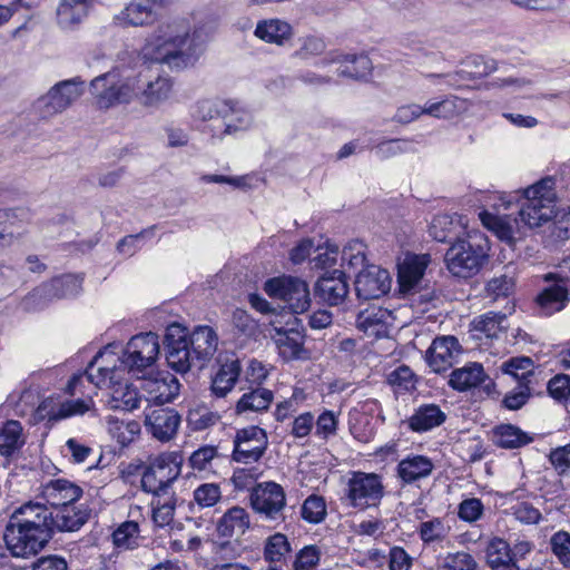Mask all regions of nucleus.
Instances as JSON below:
<instances>
[{"instance_id":"54","label":"nucleus","mask_w":570,"mask_h":570,"mask_svg":"<svg viewBox=\"0 0 570 570\" xmlns=\"http://www.w3.org/2000/svg\"><path fill=\"white\" fill-rule=\"evenodd\" d=\"M291 551L289 542L283 533L271 535L265 544L264 556L269 562H279Z\"/></svg>"},{"instance_id":"10","label":"nucleus","mask_w":570,"mask_h":570,"mask_svg":"<svg viewBox=\"0 0 570 570\" xmlns=\"http://www.w3.org/2000/svg\"><path fill=\"white\" fill-rule=\"evenodd\" d=\"M83 94L80 78L62 80L52 86L35 102V109L42 118H50L67 110Z\"/></svg>"},{"instance_id":"9","label":"nucleus","mask_w":570,"mask_h":570,"mask_svg":"<svg viewBox=\"0 0 570 570\" xmlns=\"http://www.w3.org/2000/svg\"><path fill=\"white\" fill-rule=\"evenodd\" d=\"M265 293L272 298L285 302L294 314H301L311 306L307 283L295 276L283 275L269 278L264 284Z\"/></svg>"},{"instance_id":"44","label":"nucleus","mask_w":570,"mask_h":570,"mask_svg":"<svg viewBox=\"0 0 570 570\" xmlns=\"http://www.w3.org/2000/svg\"><path fill=\"white\" fill-rule=\"evenodd\" d=\"M273 401V393L267 389L257 387L245 393L236 404L237 413L264 411Z\"/></svg>"},{"instance_id":"36","label":"nucleus","mask_w":570,"mask_h":570,"mask_svg":"<svg viewBox=\"0 0 570 570\" xmlns=\"http://www.w3.org/2000/svg\"><path fill=\"white\" fill-rule=\"evenodd\" d=\"M445 413L435 404H424L415 410L409 419V426L415 432H425L441 425L445 421Z\"/></svg>"},{"instance_id":"53","label":"nucleus","mask_w":570,"mask_h":570,"mask_svg":"<svg viewBox=\"0 0 570 570\" xmlns=\"http://www.w3.org/2000/svg\"><path fill=\"white\" fill-rule=\"evenodd\" d=\"M478 562L465 551L448 553L438 564L436 570H476Z\"/></svg>"},{"instance_id":"17","label":"nucleus","mask_w":570,"mask_h":570,"mask_svg":"<svg viewBox=\"0 0 570 570\" xmlns=\"http://www.w3.org/2000/svg\"><path fill=\"white\" fill-rule=\"evenodd\" d=\"M95 402L91 396L73 399L56 403L52 399L43 400L38 409L37 415L40 420L56 423L72 416L83 415L87 412H95Z\"/></svg>"},{"instance_id":"45","label":"nucleus","mask_w":570,"mask_h":570,"mask_svg":"<svg viewBox=\"0 0 570 570\" xmlns=\"http://www.w3.org/2000/svg\"><path fill=\"white\" fill-rule=\"evenodd\" d=\"M538 304L546 314L561 311L568 302V289L564 285L557 284L546 288L538 296Z\"/></svg>"},{"instance_id":"3","label":"nucleus","mask_w":570,"mask_h":570,"mask_svg":"<svg viewBox=\"0 0 570 570\" xmlns=\"http://www.w3.org/2000/svg\"><path fill=\"white\" fill-rule=\"evenodd\" d=\"M488 240L482 234H469L449 247L444 262L453 276L469 278L480 272L488 259Z\"/></svg>"},{"instance_id":"25","label":"nucleus","mask_w":570,"mask_h":570,"mask_svg":"<svg viewBox=\"0 0 570 570\" xmlns=\"http://www.w3.org/2000/svg\"><path fill=\"white\" fill-rule=\"evenodd\" d=\"M40 495L56 510L66 504L76 503L82 495V490L66 479H56L41 487Z\"/></svg>"},{"instance_id":"30","label":"nucleus","mask_w":570,"mask_h":570,"mask_svg":"<svg viewBox=\"0 0 570 570\" xmlns=\"http://www.w3.org/2000/svg\"><path fill=\"white\" fill-rule=\"evenodd\" d=\"M433 462L424 455H411L397 464V475L405 483L428 478L433 471Z\"/></svg>"},{"instance_id":"13","label":"nucleus","mask_w":570,"mask_h":570,"mask_svg":"<svg viewBox=\"0 0 570 570\" xmlns=\"http://www.w3.org/2000/svg\"><path fill=\"white\" fill-rule=\"evenodd\" d=\"M384 495L381 478L374 473L353 472L347 482L346 498L353 508L376 507Z\"/></svg>"},{"instance_id":"11","label":"nucleus","mask_w":570,"mask_h":570,"mask_svg":"<svg viewBox=\"0 0 570 570\" xmlns=\"http://www.w3.org/2000/svg\"><path fill=\"white\" fill-rule=\"evenodd\" d=\"M159 351V338L155 333L136 335L127 343L119 366L138 375L156 363Z\"/></svg>"},{"instance_id":"51","label":"nucleus","mask_w":570,"mask_h":570,"mask_svg":"<svg viewBox=\"0 0 570 570\" xmlns=\"http://www.w3.org/2000/svg\"><path fill=\"white\" fill-rule=\"evenodd\" d=\"M112 540L119 549H134L139 541V527L135 521H126L121 523L112 533Z\"/></svg>"},{"instance_id":"63","label":"nucleus","mask_w":570,"mask_h":570,"mask_svg":"<svg viewBox=\"0 0 570 570\" xmlns=\"http://www.w3.org/2000/svg\"><path fill=\"white\" fill-rule=\"evenodd\" d=\"M483 503L480 499H465L459 504V518L466 522L478 521L483 514Z\"/></svg>"},{"instance_id":"31","label":"nucleus","mask_w":570,"mask_h":570,"mask_svg":"<svg viewBox=\"0 0 570 570\" xmlns=\"http://www.w3.org/2000/svg\"><path fill=\"white\" fill-rule=\"evenodd\" d=\"M56 14L62 29H73L87 17L88 0H60Z\"/></svg>"},{"instance_id":"64","label":"nucleus","mask_w":570,"mask_h":570,"mask_svg":"<svg viewBox=\"0 0 570 570\" xmlns=\"http://www.w3.org/2000/svg\"><path fill=\"white\" fill-rule=\"evenodd\" d=\"M320 550L314 546L303 548L296 556L294 570H314L320 562Z\"/></svg>"},{"instance_id":"33","label":"nucleus","mask_w":570,"mask_h":570,"mask_svg":"<svg viewBox=\"0 0 570 570\" xmlns=\"http://www.w3.org/2000/svg\"><path fill=\"white\" fill-rule=\"evenodd\" d=\"M255 36L268 43L278 46L292 38L293 30L289 23L281 19H266L257 23Z\"/></svg>"},{"instance_id":"23","label":"nucleus","mask_w":570,"mask_h":570,"mask_svg":"<svg viewBox=\"0 0 570 570\" xmlns=\"http://www.w3.org/2000/svg\"><path fill=\"white\" fill-rule=\"evenodd\" d=\"M140 389L146 393L148 401L165 404L174 401L178 396L180 384L177 377L166 372L144 377Z\"/></svg>"},{"instance_id":"20","label":"nucleus","mask_w":570,"mask_h":570,"mask_svg":"<svg viewBox=\"0 0 570 570\" xmlns=\"http://www.w3.org/2000/svg\"><path fill=\"white\" fill-rule=\"evenodd\" d=\"M462 354V346L452 335L435 337L426 351V362L435 373L445 372L452 367Z\"/></svg>"},{"instance_id":"32","label":"nucleus","mask_w":570,"mask_h":570,"mask_svg":"<svg viewBox=\"0 0 570 570\" xmlns=\"http://www.w3.org/2000/svg\"><path fill=\"white\" fill-rule=\"evenodd\" d=\"M504 321V314L493 312H489L479 317H475L471 322L472 337L476 341H480L481 344H483V341L488 342L497 337L498 334L503 330Z\"/></svg>"},{"instance_id":"62","label":"nucleus","mask_w":570,"mask_h":570,"mask_svg":"<svg viewBox=\"0 0 570 570\" xmlns=\"http://www.w3.org/2000/svg\"><path fill=\"white\" fill-rule=\"evenodd\" d=\"M342 261L353 268L364 266L365 245L358 240L348 243L342 252Z\"/></svg>"},{"instance_id":"19","label":"nucleus","mask_w":570,"mask_h":570,"mask_svg":"<svg viewBox=\"0 0 570 570\" xmlns=\"http://www.w3.org/2000/svg\"><path fill=\"white\" fill-rule=\"evenodd\" d=\"M82 278L76 275H65L53 278L49 283L42 284L36 288L26 299V305L30 307L37 301L50 302L56 298H67L81 292Z\"/></svg>"},{"instance_id":"40","label":"nucleus","mask_w":570,"mask_h":570,"mask_svg":"<svg viewBox=\"0 0 570 570\" xmlns=\"http://www.w3.org/2000/svg\"><path fill=\"white\" fill-rule=\"evenodd\" d=\"M331 61L338 62V73L351 78H363L372 70V61L365 55H337Z\"/></svg>"},{"instance_id":"28","label":"nucleus","mask_w":570,"mask_h":570,"mask_svg":"<svg viewBox=\"0 0 570 570\" xmlns=\"http://www.w3.org/2000/svg\"><path fill=\"white\" fill-rule=\"evenodd\" d=\"M188 343L197 358L199 366L209 360L217 348V336L209 326H199L190 335Z\"/></svg>"},{"instance_id":"46","label":"nucleus","mask_w":570,"mask_h":570,"mask_svg":"<svg viewBox=\"0 0 570 570\" xmlns=\"http://www.w3.org/2000/svg\"><path fill=\"white\" fill-rule=\"evenodd\" d=\"M389 317L386 309L371 306L357 314L356 327L366 334H377Z\"/></svg>"},{"instance_id":"43","label":"nucleus","mask_w":570,"mask_h":570,"mask_svg":"<svg viewBox=\"0 0 570 570\" xmlns=\"http://www.w3.org/2000/svg\"><path fill=\"white\" fill-rule=\"evenodd\" d=\"M24 444L22 426L18 421H8L0 430V453L10 455Z\"/></svg>"},{"instance_id":"16","label":"nucleus","mask_w":570,"mask_h":570,"mask_svg":"<svg viewBox=\"0 0 570 570\" xmlns=\"http://www.w3.org/2000/svg\"><path fill=\"white\" fill-rule=\"evenodd\" d=\"M232 458L238 463L249 464L261 460L268 446L265 430L250 425L240 429L234 436Z\"/></svg>"},{"instance_id":"4","label":"nucleus","mask_w":570,"mask_h":570,"mask_svg":"<svg viewBox=\"0 0 570 570\" xmlns=\"http://www.w3.org/2000/svg\"><path fill=\"white\" fill-rule=\"evenodd\" d=\"M135 78L111 70L90 81L89 90L94 105L101 110H108L118 105H127L135 100Z\"/></svg>"},{"instance_id":"52","label":"nucleus","mask_w":570,"mask_h":570,"mask_svg":"<svg viewBox=\"0 0 570 570\" xmlns=\"http://www.w3.org/2000/svg\"><path fill=\"white\" fill-rule=\"evenodd\" d=\"M502 370L505 374L513 376L519 383H530L533 376V363L529 357H517L503 363Z\"/></svg>"},{"instance_id":"34","label":"nucleus","mask_w":570,"mask_h":570,"mask_svg":"<svg viewBox=\"0 0 570 570\" xmlns=\"http://www.w3.org/2000/svg\"><path fill=\"white\" fill-rule=\"evenodd\" d=\"M487 375L480 363H470L463 367L454 370L449 380L452 389L463 392L476 387L484 382Z\"/></svg>"},{"instance_id":"6","label":"nucleus","mask_w":570,"mask_h":570,"mask_svg":"<svg viewBox=\"0 0 570 570\" xmlns=\"http://www.w3.org/2000/svg\"><path fill=\"white\" fill-rule=\"evenodd\" d=\"M183 456L179 452H164L149 460L141 476V488L156 497L168 494L170 484L181 472Z\"/></svg>"},{"instance_id":"42","label":"nucleus","mask_w":570,"mask_h":570,"mask_svg":"<svg viewBox=\"0 0 570 570\" xmlns=\"http://www.w3.org/2000/svg\"><path fill=\"white\" fill-rule=\"evenodd\" d=\"M465 109V101L456 96H449L440 101L426 102L424 106L425 115L451 119L459 116Z\"/></svg>"},{"instance_id":"27","label":"nucleus","mask_w":570,"mask_h":570,"mask_svg":"<svg viewBox=\"0 0 570 570\" xmlns=\"http://www.w3.org/2000/svg\"><path fill=\"white\" fill-rule=\"evenodd\" d=\"M430 256L407 255L399 265V283L403 292L411 291L421 282L426 267L430 264Z\"/></svg>"},{"instance_id":"18","label":"nucleus","mask_w":570,"mask_h":570,"mask_svg":"<svg viewBox=\"0 0 570 570\" xmlns=\"http://www.w3.org/2000/svg\"><path fill=\"white\" fill-rule=\"evenodd\" d=\"M391 288V277L386 269L368 265L355 278V292L358 298L377 299Z\"/></svg>"},{"instance_id":"12","label":"nucleus","mask_w":570,"mask_h":570,"mask_svg":"<svg viewBox=\"0 0 570 570\" xmlns=\"http://www.w3.org/2000/svg\"><path fill=\"white\" fill-rule=\"evenodd\" d=\"M3 539L7 549L16 558H30L39 553L51 539L49 532H36L31 528L9 521Z\"/></svg>"},{"instance_id":"37","label":"nucleus","mask_w":570,"mask_h":570,"mask_svg":"<svg viewBox=\"0 0 570 570\" xmlns=\"http://www.w3.org/2000/svg\"><path fill=\"white\" fill-rule=\"evenodd\" d=\"M240 374V364L237 358L227 360L222 363L218 372L213 379L212 391L215 395L225 396L237 382Z\"/></svg>"},{"instance_id":"29","label":"nucleus","mask_w":570,"mask_h":570,"mask_svg":"<svg viewBox=\"0 0 570 570\" xmlns=\"http://www.w3.org/2000/svg\"><path fill=\"white\" fill-rule=\"evenodd\" d=\"M88 512L78 508L75 503H69L51 512L52 529L59 531H76L80 529L88 520Z\"/></svg>"},{"instance_id":"61","label":"nucleus","mask_w":570,"mask_h":570,"mask_svg":"<svg viewBox=\"0 0 570 570\" xmlns=\"http://www.w3.org/2000/svg\"><path fill=\"white\" fill-rule=\"evenodd\" d=\"M548 391L554 400L567 403L570 400V376L556 375L549 381Z\"/></svg>"},{"instance_id":"38","label":"nucleus","mask_w":570,"mask_h":570,"mask_svg":"<svg viewBox=\"0 0 570 570\" xmlns=\"http://www.w3.org/2000/svg\"><path fill=\"white\" fill-rule=\"evenodd\" d=\"M249 515L245 509L233 507L218 522V531L224 537L242 535L249 528Z\"/></svg>"},{"instance_id":"58","label":"nucleus","mask_w":570,"mask_h":570,"mask_svg":"<svg viewBox=\"0 0 570 570\" xmlns=\"http://www.w3.org/2000/svg\"><path fill=\"white\" fill-rule=\"evenodd\" d=\"M553 554L566 567L570 568V533L566 531L556 532L550 539Z\"/></svg>"},{"instance_id":"21","label":"nucleus","mask_w":570,"mask_h":570,"mask_svg":"<svg viewBox=\"0 0 570 570\" xmlns=\"http://www.w3.org/2000/svg\"><path fill=\"white\" fill-rule=\"evenodd\" d=\"M169 0H131L117 16L121 26L145 27L157 20V9L164 8Z\"/></svg>"},{"instance_id":"60","label":"nucleus","mask_w":570,"mask_h":570,"mask_svg":"<svg viewBox=\"0 0 570 570\" xmlns=\"http://www.w3.org/2000/svg\"><path fill=\"white\" fill-rule=\"evenodd\" d=\"M317 254L312 258L311 263L315 268H328L336 265L338 259V247L334 244H326L317 247Z\"/></svg>"},{"instance_id":"14","label":"nucleus","mask_w":570,"mask_h":570,"mask_svg":"<svg viewBox=\"0 0 570 570\" xmlns=\"http://www.w3.org/2000/svg\"><path fill=\"white\" fill-rule=\"evenodd\" d=\"M165 350L168 366L178 373H186L198 363L188 343L187 330L178 324L167 327Z\"/></svg>"},{"instance_id":"24","label":"nucleus","mask_w":570,"mask_h":570,"mask_svg":"<svg viewBox=\"0 0 570 570\" xmlns=\"http://www.w3.org/2000/svg\"><path fill=\"white\" fill-rule=\"evenodd\" d=\"M9 521L31 528L36 532L52 534L51 512L40 503L29 502L21 505L14 510Z\"/></svg>"},{"instance_id":"50","label":"nucleus","mask_w":570,"mask_h":570,"mask_svg":"<svg viewBox=\"0 0 570 570\" xmlns=\"http://www.w3.org/2000/svg\"><path fill=\"white\" fill-rule=\"evenodd\" d=\"M451 531V527L441 518H433L420 524L419 534L425 544L442 542Z\"/></svg>"},{"instance_id":"5","label":"nucleus","mask_w":570,"mask_h":570,"mask_svg":"<svg viewBox=\"0 0 570 570\" xmlns=\"http://www.w3.org/2000/svg\"><path fill=\"white\" fill-rule=\"evenodd\" d=\"M525 203L519 210L521 220L530 228L539 227L556 215V181L546 177L523 190Z\"/></svg>"},{"instance_id":"59","label":"nucleus","mask_w":570,"mask_h":570,"mask_svg":"<svg viewBox=\"0 0 570 570\" xmlns=\"http://www.w3.org/2000/svg\"><path fill=\"white\" fill-rule=\"evenodd\" d=\"M514 287V281L507 275H500L490 279L487 284L485 291L488 296L492 299L509 296Z\"/></svg>"},{"instance_id":"26","label":"nucleus","mask_w":570,"mask_h":570,"mask_svg":"<svg viewBox=\"0 0 570 570\" xmlns=\"http://www.w3.org/2000/svg\"><path fill=\"white\" fill-rule=\"evenodd\" d=\"M348 294V283L342 271L324 274L315 285V295L328 305L342 304Z\"/></svg>"},{"instance_id":"15","label":"nucleus","mask_w":570,"mask_h":570,"mask_svg":"<svg viewBox=\"0 0 570 570\" xmlns=\"http://www.w3.org/2000/svg\"><path fill=\"white\" fill-rule=\"evenodd\" d=\"M250 504L255 512L271 521H283L286 505L284 489L275 482L259 483L253 488Z\"/></svg>"},{"instance_id":"47","label":"nucleus","mask_w":570,"mask_h":570,"mask_svg":"<svg viewBox=\"0 0 570 570\" xmlns=\"http://www.w3.org/2000/svg\"><path fill=\"white\" fill-rule=\"evenodd\" d=\"M461 226L460 218L450 215H439L431 223L430 234L438 242H450L453 236H456Z\"/></svg>"},{"instance_id":"57","label":"nucleus","mask_w":570,"mask_h":570,"mask_svg":"<svg viewBox=\"0 0 570 570\" xmlns=\"http://www.w3.org/2000/svg\"><path fill=\"white\" fill-rule=\"evenodd\" d=\"M233 108L226 101L202 100L197 104L195 115L202 120H209L217 116L226 117Z\"/></svg>"},{"instance_id":"7","label":"nucleus","mask_w":570,"mask_h":570,"mask_svg":"<svg viewBox=\"0 0 570 570\" xmlns=\"http://www.w3.org/2000/svg\"><path fill=\"white\" fill-rule=\"evenodd\" d=\"M134 78L135 100H138L142 107L157 109L170 99L174 81L169 76L154 75L149 67H142Z\"/></svg>"},{"instance_id":"8","label":"nucleus","mask_w":570,"mask_h":570,"mask_svg":"<svg viewBox=\"0 0 570 570\" xmlns=\"http://www.w3.org/2000/svg\"><path fill=\"white\" fill-rule=\"evenodd\" d=\"M288 320L283 323L278 316L271 321L274 333H269L278 354L285 361L306 360L308 352L304 347L305 336L299 330V320L293 314H286Z\"/></svg>"},{"instance_id":"41","label":"nucleus","mask_w":570,"mask_h":570,"mask_svg":"<svg viewBox=\"0 0 570 570\" xmlns=\"http://www.w3.org/2000/svg\"><path fill=\"white\" fill-rule=\"evenodd\" d=\"M479 217L483 226L494 232L503 240L511 242L519 229L518 220L508 216L502 217L483 210L479 214Z\"/></svg>"},{"instance_id":"1","label":"nucleus","mask_w":570,"mask_h":570,"mask_svg":"<svg viewBox=\"0 0 570 570\" xmlns=\"http://www.w3.org/2000/svg\"><path fill=\"white\" fill-rule=\"evenodd\" d=\"M142 53L151 61L183 70L196 63L202 50L189 27L175 21L158 26L144 46Z\"/></svg>"},{"instance_id":"39","label":"nucleus","mask_w":570,"mask_h":570,"mask_svg":"<svg viewBox=\"0 0 570 570\" xmlns=\"http://www.w3.org/2000/svg\"><path fill=\"white\" fill-rule=\"evenodd\" d=\"M487 561L492 570L517 569L508 542L499 538H494L489 542L487 548Z\"/></svg>"},{"instance_id":"49","label":"nucleus","mask_w":570,"mask_h":570,"mask_svg":"<svg viewBox=\"0 0 570 570\" xmlns=\"http://www.w3.org/2000/svg\"><path fill=\"white\" fill-rule=\"evenodd\" d=\"M153 507V521L158 528L169 525L174 521L176 498L174 493L161 499V495L157 497L151 502Z\"/></svg>"},{"instance_id":"35","label":"nucleus","mask_w":570,"mask_h":570,"mask_svg":"<svg viewBox=\"0 0 570 570\" xmlns=\"http://www.w3.org/2000/svg\"><path fill=\"white\" fill-rule=\"evenodd\" d=\"M493 443L502 449H518L533 441V438L512 424H500L492 430Z\"/></svg>"},{"instance_id":"22","label":"nucleus","mask_w":570,"mask_h":570,"mask_svg":"<svg viewBox=\"0 0 570 570\" xmlns=\"http://www.w3.org/2000/svg\"><path fill=\"white\" fill-rule=\"evenodd\" d=\"M180 416L171 409H153L145 414V426L151 435L161 441H170L178 431Z\"/></svg>"},{"instance_id":"2","label":"nucleus","mask_w":570,"mask_h":570,"mask_svg":"<svg viewBox=\"0 0 570 570\" xmlns=\"http://www.w3.org/2000/svg\"><path fill=\"white\" fill-rule=\"evenodd\" d=\"M126 372L121 366L105 364L104 356H97L87 368L85 375H75L67 385V392L77 393L78 386L83 382L95 384L99 389L110 390L108 405L111 410L131 412L139 407L141 396L138 390L129 384L125 377Z\"/></svg>"},{"instance_id":"56","label":"nucleus","mask_w":570,"mask_h":570,"mask_svg":"<svg viewBox=\"0 0 570 570\" xmlns=\"http://www.w3.org/2000/svg\"><path fill=\"white\" fill-rule=\"evenodd\" d=\"M220 499L222 490L216 483H203L194 490V501L199 508H212Z\"/></svg>"},{"instance_id":"48","label":"nucleus","mask_w":570,"mask_h":570,"mask_svg":"<svg viewBox=\"0 0 570 570\" xmlns=\"http://www.w3.org/2000/svg\"><path fill=\"white\" fill-rule=\"evenodd\" d=\"M107 425L109 433L121 445L131 443L140 433V424L134 420L124 422L114 416H109Z\"/></svg>"},{"instance_id":"55","label":"nucleus","mask_w":570,"mask_h":570,"mask_svg":"<svg viewBox=\"0 0 570 570\" xmlns=\"http://www.w3.org/2000/svg\"><path fill=\"white\" fill-rule=\"evenodd\" d=\"M302 518L309 523H320L326 517V504L322 497L309 495L301 509Z\"/></svg>"}]
</instances>
